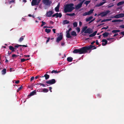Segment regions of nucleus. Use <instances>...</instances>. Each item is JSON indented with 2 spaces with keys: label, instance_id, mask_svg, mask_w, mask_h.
Listing matches in <instances>:
<instances>
[{
  "label": "nucleus",
  "instance_id": "obj_17",
  "mask_svg": "<svg viewBox=\"0 0 124 124\" xmlns=\"http://www.w3.org/2000/svg\"><path fill=\"white\" fill-rule=\"evenodd\" d=\"M97 32V31H95L92 34H90L89 35V37H93L96 34Z\"/></svg>",
  "mask_w": 124,
  "mask_h": 124
},
{
  "label": "nucleus",
  "instance_id": "obj_6",
  "mask_svg": "<svg viewBox=\"0 0 124 124\" xmlns=\"http://www.w3.org/2000/svg\"><path fill=\"white\" fill-rule=\"evenodd\" d=\"M54 12L52 11H50L46 12V16L47 17H50L54 13Z\"/></svg>",
  "mask_w": 124,
  "mask_h": 124
},
{
  "label": "nucleus",
  "instance_id": "obj_41",
  "mask_svg": "<svg viewBox=\"0 0 124 124\" xmlns=\"http://www.w3.org/2000/svg\"><path fill=\"white\" fill-rule=\"evenodd\" d=\"M36 85H42L43 87H44L45 86V85L44 84L42 83H37Z\"/></svg>",
  "mask_w": 124,
  "mask_h": 124
},
{
  "label": "nucleus",
  "instance_id": "obj_16",
  "mask_svg": "<svg viewBox=\"0 0 124 124\" xmlns=\"http://www.w3.org/2000/svg\"><path fill=\"white\" fill-rule=\"evenodd\" d=\"M56 18H57L58 17H59L60 18H61V17L62 16V15L61 13H60L59 14L58 13H56Z\"/></svg>",
  "mask_w": 124,
  "mask_h": 124
},
{
  "label": "nucleus",
  "instance_id": "obj_63",
  "mask_svg": "<svg viewBox=\"0 0 124 124\" xmlns=\"http://www.w3.org/2000/svg\"><path fill=\"white\" fill-rule=\"evenodd\" d=\"M56 16V13L55 14H54L52 16V17H54L55 16Z\"/></svg>",
  "mask_w": 124,
  "mask_h": 124
},
{
  "label": "nucleus",
  "instance_id": "obj_35",
  "mask_svg": "<svg viewBox=\"0 0 124 124\" xmlns=\"http://www.w3.org/2000/svg\"><path fill=\"white\" fill-rule=\"evenodd\" d=\"M60 71H59L58 72H57V70H53L52 71L51 73H58Z\"/></svg>",
  "mask_w": 124,
  "mask_h": 124
},
{
  "label": "nucleus",
  "instance_id": "obj_2",
  "mask_svg": "<svg viewBox=\"0 0 124 124\" xmlns=\"http://www.w3.org/2000/svg\"><path fill=\"white\" fill-rule=\"evenodd\" d=\"M93 47H94V46L90 45L88 46H86L82 47L80 48L81 54H85L87 53L88 50L92 48Z\"/></svg>",
  "mask_w": 124,
  "mask_h": 124
},
{
  "label": "nucleus",
  "instance_id": "obj_4",
  "mask_svg": "<svg viewBox=\"0 0 124 124\" xmlns=\"http://www.w3.org/2000/svg\"><path fill=\"white\" fill-rule=\"evenodd\" d=\"M124 17V13H121L117 15L113 16L111 17V18H115L118 19L119 18H122Z\"/></svg>",
  "mask_w": 124,
  "mask_h": 124
},
{
  "label": "nucleus",
  "instance_id": "obj_27",
  "mask_svg": "<svg viewBox=\"0 0 124 124\" xmlns=\"http://www.w3.org/2000/svg\"><path fill=\"white\" fill-rule=\"evenodd\" d=\"M124 4V1H122L120 2H118L117 4V5L118 6H119L120 5H123Z\"/></svg>",
  "mask_w": 124,
  "mask_h": 124
},
{
  "label": "nucleus",
  "instance_id": "obj_53",
  "mask_svg": "<svg viewBox=\"0 0 124 124\" xmlns=\"http://www.w3.org/2000/svg\"><path fill=\"white\" fill-rule=\"evenodd\" d=\"M34 78V77H32L31 78V81L33 80Z\"/></svg>",
  "mask_w": 124,
  "mask_h": 124
},
{
  "label": "nucleus",
  "instance_id": "obj_31",
  "mask_svg": "<svg viewBox=\"0 0 124 124\" xmlns=\"http://www.w3.org/2000/svg\"><path fill=\"white\" fill-rule=\"evenodd\" d=\"M2 74H4L6 73V69H4L1 71Z\"/></svg>",
  "mask_w": 124,
  "mask_h": 124
},
{
  "label": "nucleus",
  "instance_id": "obj_59",
  "mask_svg": "<svg viewBox=\"0 0 124 124\" xmlns=\"http://www.w3.org/2000/svg\"><path fill=\"white\" fill-rule=\"evenodd\" d=\"M14 1H15L14 0H12L10 1L9 2V3L10 4L11 3H12V2H14Z\"/></svg>",
  "mask_w": 124,
  "mask_h": 124
},
{
  "label": "nucleus",
  "instance_id": "obj_49",
  "mask_svg": "<svg viewBox=\"0 0 124 124\" xmlns=\"http://www.w3.org/2000/svg\"><path fill=\"white\" fill-rule=\"evenodd\" d=\"M95 19V18H94L93 19L91 20V21H90L89 23H90L93 22V21Z\"/></svg>",
  "mask_w": 124,
  "mask_h": 124
},
{
  "label": "nucleus",
  "instance_id": "obj_38",
  "mask_svg": "<svg viewBox=\"0 0 124 124\" xmlns=\"http://www.w3.org/2000/svg\"><path fill=\"white\" fill-rule=\"evenodd\" d=\"M41 23H42V24L41 25V26L42 27L45 25L46 24V23L45 22H44L43 21L41 22Z\"/></svg>",
  "mask_w": 124,
  "mask_h": 124
},
{
  "label": "nucleus",
  "instance_id": "obj_21",
  "mask_svg": "<svg viewBox=\"0 0 124 124\" xmlns=\"http://www.w3.org/2000/svg\"><path fill=\"white\" fill-rule=\"evenodd\" d=\"M45 77V79L47 80L49 78V76L47 74H45L44 76L42 77Z\"/></svg>",
  "mask_w": 124,
  "mask_h": 124
},
{
  "label": "nucleus",
  "instance_id": "obj_11",
  "mask_svg": "<svg viewBox=\"0 0 124 124\" xmlns=\"http://www.w3.org/2000/svg\"><path fill=\"white\" fill-rule=\"evenodd\" d=\"M63 35L60 34L57 38L56 39V42L58 43L62 39Z\"/></svg>",
  "mask_w": 124,
  "mask_h": 124
},
{
  "label": "nucleus",
  "instance_id": "obj_52",
  "mask_svg": "<svg viewBox=\"0 0 124 124\" xmlns=\"http://www.w3.org/2000/svg\"><path fill=\"white\" fill-rule=\"evenodd\" d=\"M113 39V38H108L107 39V40H110Z\"/></svg>",
  "mask_w": 124,
  "mask_h": 124
},
{
  "label": "nucleus",
  "instance_id": "obj_64",
  "mask_svg": "<svg viewBox=\"0 0 124 124\" xmlns=\"http://www.w3.org/2000/svg\"><path fill=\"white\" fill-rule=\"evenodd\" d=\"M65 43L64 42L62 43H61V45L62 46H63L64 45Z\"/></svg>",
  "mask_w": 124,
  "mask_h": 124
},
{
  "label": "nucleus",
  "instance_id": "obj_20",
  "mask_svg": "<svg viewBox=\"0 0 124 124\" xmlns=\"http://www.w3.org/2000/svg\"><path fill=\"white\" fill-rule=\"evenodd\" d=\"M9 49L10 50H11L12 52L15 51V48L12 46H9Z\"/></svg>",
  "mask_w": 124,
  "mask_h": 124
},
{
  "label": "nucleus",
  "instance_id": "obj_1",
  "mask_svg": "<svg viewBox=\"0 0 124 124\" xmlns=\"http://www.w3.org/2000/svg\"><path fill=\"white\" fill-rule=\"evenodd\" d=\"M73 3H70L66 4L64 7V11L65 13L70 12L72 11L75 8L74 7Z\"/></svg>",
  "mask_w": 124,
  "mask_h": 124
},
{
  "label": "nucleus",
  "instance_id": "obj_33",
  "mask_svg": "<svg viewBox=\"0 0 124 124\" xmlns=\"http://www.w3.org/2000/svg\"><path fill=\"white\" fill-rule=\"evenodd\" d=\"M51 31V29H45V31L47 33H49Z\"/></svg>",
  "mask_w": 124,
  "mask_h": 124
},
{
  "label": "nucleus",
  "instance_id": "obj_46",
  "mask_svg": "<svg viewBox=\"0 0 124 124\" xmlns=\"http://www.w3.org/2000/svg\"><path fill=\"white\" fill-rule=\"evenodd\" d=\"M76 29L78 32H79L80 31V29L79 28H77Z\"/></svg>",
  "mask_w": 124,
  "mask_h": 124
},
{
  "label": "nucleus",
  "instance_id": "obj_15",
  "mask_svg": "<svg viewBox=\"0 0 124 124\" xmlns=\"http://www.w3.org/2000/svg\"><path fill=\"white\" fill-rule=\"evenodd\" d=\"M60 6V3H59L57 5V7H56L55 8V10L56 12H58L59 11V8Z\"/></svg>",
  "mask_w": 124,
  "mask_h": 124
},
{
  "label": "nucleus",
  "instance_id": "obj_12",
  "mask_svg": "<svg viewBox=\"0 0 124 124\" xmlns=\"http://www.w3.org/2000/svg\"><path fill=\"white\" fill-rule=\"evenodd\" d=\"M107 2L106 1H104L102 2H101L100 3L97 4L96 5L95 7H100L103 4H104L105 3H106Z\"/></svg>",
  "mask_w": 124,
  "mask_h": 124
},
{
  "label": "nucleus",
  "instance_id": "obj_56",
  "mask_svg": "<svg viewBox=\"0 0 124 124\" xmlns=\"http://www.w3.org/2000/svg\"><path fill=\"white\" fill-rule=\"evenodd\" d=\"M97 96L99 97H101V95L100 94H98Z\"/></svg>",
  "mask_w": 124,
  "mask_h": 124
},
{
  "label": "nucleus",
  "instance_id": "obj_62",
  "mask_svg": "<svg viewBox=\"0 0 124 124\" xmlns=\"http://www.w3.org/2000/svg\"><path fill=\"white\" fill-rule=\"evenodd\" d=\"M95 41H93V42H92L91 43V44L92 45H93L95 43Z\"/></svg>",
  "mask_w": 124,
  "mask_h": 124
},
{
  "label": "nucleus",
  "instance_id": "obj_58",
  "mask_svg": "<svg viewBox=\"0 0 124 124\" xmlns=\"http://www.w3.org/2000/svg\"><path fill=\"white\" fill-rule=\"evenodd\" d=\"M120 34H121L124 36V31L120 33Z\"/></svg>",
  "mask_w": 124,
  "mask_h": 124
},
{
  "label": "nucleus",
  "instance_id": "obj_44",
  "mask_svg": "<svg viewBox=\"0 0 124 124\" xmlns=\"http://www.w3.org/2000/svg\"><path fill=\"white\" fill-rule=\"evenodd\" d=\"M87 15H88L87 12H85L83 14V16H86Z\"/></svg>",
  "mask_w": 124,
  "mask_h": 124
},
{
  "label": "nucleus",
  "instance_id": "obj_22",
  "mask_svg": "<svg viewBox=\"0 0 124 124\" xmlns=\"http://www.w3.org/2000/svg\"><path fill=\"white\" fill-rule=\"evenodd\" d=\"M109 35V33L107 32H105L102 34V36L103 37L105 38L107 37Z\"/></svg>",
  "mask_w": 124,
  "mask_h": 124
},
{
  "label": "nucleus",
  "instance_id": "obj_9",
  "mask_svg": "<svg viewBox=\"0 0 124 124\" xmlns=\"http://www.w3.org/2000/svg\"><path fill=\"white\" fill-rule=\"evenodd\" d=\"M42 2L44 4L47 5H50L52 3L49 0H43Z\"/></svg>",
  "mask_w": 124,
  "mask_h": 124
},
{
  "label": "nucleus",
  "instance_id": "obj_42",
  "mask_svg": "<svg viewBox=\"0 0 124 124\" xmlns=\"http://www.w3.org/2000/svg\"><path fill=\"white\" fill-rule=\"evenodd\" d=\"M87 26H85L82 29L85 31L87 29Z\"/></svg>",
  "mask_w": 124,
  "mask_h": 124
},
{
  "label": "nucleus",
  "instance_id": "obj_47",
  "mask_svg": "<svg viewBox=\"0 0 124 124\" xmlns=\"http://www.w3.org/2000/svg\"><path fill=\"white\" fill-rule=\"evenodd\" d=\"M40 1L41 0H38V1H37L36 5H38Z\"/></svg>",
  "mask_w": 124,
  "mask_h": 124
},
{
  "label": "nucleus",
  "instance_id": "obj_29",
  "mask_svg": "<svg viewBox=\"0 0 124 124\" xmlns=\"http://www.w3.org/2000/svg\"><path fill=\"white\" fill-rule=\"evenodd\" d=\"M94 10V9H91L90 11H88V15H90L93 12Z\"/></svg>",
  "mask_w": 124,
  "mask_h": 124
},
{
  "label": "nucleus",
  "instance_id": "obj_37",
  "mask_svg": "<svg viewBox=\"0 0 124 124\" xmlns=\"http://www.w3.org/2000/svg\"><path fill=\"white\" fill-rule=\"evenodd\" d=\"M43 91L44 92L47 93L48 91V90L46 88H45L43 90Z\"/></svg>",
  "mask_w": 124,
  "mask_h": 124
},
{
  "label": "nucleus",
  "instance_id": "obj_14",
  "mask_svg": "<svg viewBox=\"0 0 124 124\" xmlns=\"http://www.w3.org/2000/svg\"><path fill=\"white\" fill-rule=\"evenodd\" d=\"M23 46V47H28V46L27 45H18V44H17L16 45H15L14 46V47L15 48H18L19 46Z\"/></svg>",
  "mask_w": 124,
  "mask_h": 124
},
{
  "label": "nucleus",
  "instance_id": "obj_18",
  "mask_svg": "<svg viewBox=\"0 0 124 124\" xmlns=\"http://www.w3.org/2000/svg\"><path fill=\"white\" fill-rule=\"evenodd\" d=\"M123 20L120 19H115L112 21V22L113 23L116 22H122Z\"/></svg>",
  "mask_w": 124,
  "mask_h": 124
},
{
  "label": "nucleus",
  "instance_id": "obj_25",
  "mask_svg": "<svg viewBox=\"0 0 124 124\" xmlns=\"http://www.w3.org/2000/svg\"><path fill=\"white\" fill-rule=\"evenodd\" d=\"M93 18V17L92 16H90L88 18H87L86 19V22L89 21L91 19H92Z\"/></svg>",
  "mask_w": 124,
  "mask_h": 124
},
{
  "label": "nucleus",
  "instance_id": "obj_39",
  "mask_svg": "<svg viewBox=\"0 0 124 124\" xmlns=\"http://www.w3.org/2000/svg\"><path fill=\"white\" fill-rule=\"evenodd\" d=\"M102 42H104L105 43V44H107L108 43V41L106 39H103L102 40Z\"/></svg>",
  "mask_w": 124,
  "mask_h": 124
},
{
  "label": "nucleus",
  "instance_id": "obj_43",
  "mask_svg": "<svg viewBox=\"0 0 124 124\" xmlns=\"http://www.w3.org/2000/svg\"><path fill=\"white\" fill-rule=\"evenodd\" d=\"M114 6V5L110 4L108 6V8H111V7L113 6Z\"/></svg>",
  "mask_w": 124,
  "mask_h": 124
},
{
  "label": "nucleus",
  "instance_id": "obj_36",
  "mask_svg": "<svg viewBox=\"0 0 124 124\" xmlns=\"http://www.w3.org/2000/svg\"><path fill=\"white\" fill-rule=\"evenodd\" d=\"M23 88V87L22 86V85L20 87H19L17 90V92H18L19 91H20Z\"/></svg>",
  "mask_w": 124,
  "mask_h": 124
},
{
  "label": "nucleus",
  "instance_id": "obj_8",
  "mask_svg": "<svg viewBox=\"0 0 124 124\" xmlns=\"http://www.w3.org/2000/svg\"><path fill=\"white\" fill-rule=\"evenodd\" d=\"M93 31V30L91 28H88L84 31V33H88L90 34L92 33Z\"/></svg>",
  "mask_w": 124,
  "mask_h": 124
},
{
  "label": "nucleus",
  "instance_id": "obj_10",
  "mask_svg": "<svg viewBox=\"0 0 124 124\" xmlns=\"http://www.w3.org/2000/svg\"><path fill=\"white\" fill-rule=\"evenodd\" d=\"M73 52L75 54L78 53L79 54H81L80 49H74L73 51Z\"/></svg>",
  "mask_w": 124,
  "mask_h": 124
},
{
  "label": "nucleus",
  "instance_id": "obj_50",
  "mask_svg": "<svg viewBox=\"0 0 124 124\" xmlns=\"http://www.w3.org/2000/svg\"><path fill=\"white\" fill-rule=\"evenodd\" d=\"M18 55H16L15 54H13L12 55V57H16L18 56Z\"/></svg>",
  "mask_w": 124,
  "mask_h": 124
},
{
  "label": "nucleus",
  "instance_id": "obj_26",
  "mask_svg": "<svg viewBox=\"0 0 124 124\" xmlns=\"http://www.w3.org/2000/svg\"><path fill=\"white\" fill-rule=\"evenodd\" d=\"M69 23V21L67 20H65L63 21V24L64 25L66 24Z\"/></svg>",
  "mask_w": 124,
  "mask_h": 124
},
{
  "label": "nucleus",
  "instance_id": "obj_45",
  "mask_svg": "<svg viewBox=\"0 0 124 124\" xmlns=\"http://www.w3.org/2000/svg\"><path fill=\"white\" fill-rule=\"evenodd\" d=\"M25 61H26L25 59H21V62H23Z\"/></svg>",
  "mask_w": 124,
  "mask_h": 124
},
{
  "label": "nucleus",
  "instance_id": "obj_54",
  "mask_svg": "<svg viewBox=\"0 0 124 124\" xmlns=\"http://www.w3.org/2000/svg\"><path fill=\"white\" fill-rule=\"evenodd\" d=\"M120 27L123 28H124V25H122L120 26Z\"/></svg>",
  "mask_w": 124,
  "mask_h": 124
},
{
  "label": "nucleus",
  "instance_id": "obj_23",
  "mask_svg": "<svg viewBox=\"0 0 124 124\" xmlns=\"http://www.w3.org/2000/svg\"><path fill=\"white\" fill-rule=\"evenodd\" d=\"M67 61L69 62H71L73 60V58L71 57H69L67 58Z\"/></svg>",
  "mask_w": 124,
  "mask_h": 124
},
{
  "label": "nucleus",
  "instance_id": "obj_40",
  "mask_svg": "<svg viewBox=\"0 0 124 124\" xmlns=\"http://www.w3.org/2000/svg\"><path fill=\"white\" fill-rule=\"evenodd\" d=\"M73 26L74 27H76L77 26V23L76 22H75L73 23Z\"/></svg>",
  "mask_w": 124,
  "mask_h": 124
},
{
  "label": "nucleus",
  "instance_id": "obj_24",
  "mask_svg": "<svg viewBox=\"0 0 124 124\" xmlns=\"http://www.w3.org/2000/svg\"><path fill=\"white\" fill-rule=\"evenodd\" d=\"M71 35L72 36H76L77 35L76 32L74 31H73L71 32Z\"/></svg>",
  "mask_w": 124,
  "mask_h": 124
},
{
  "label": "nucleus",
  "instance_id": "obj_3",
  "mask_svg": "<svg viewBox=\"0 0 124 124\" xmlns=\"http://www.w3.org/2000/svg\"><path fill=\"white\" fill-rule=\"evenodd\" d=\"M110 11L109 10H107L105 12H103L101 13L98 15V16H101V17H103L107 15L108 14L110 13Z\"/></svg>",
  "mask_w": 124,
  "mask_h": 124
},
{
  "label": "nucleus",
  "instance_id": "obj_5",
  "mask_svg": "<svg viewBox=\"0 0 124 124\" xmlns=\"http://www.w3.org/2000/svg\"><path fill=\"white\" fill-rule=\"evenodd\" d=\"M56 82L55 80L54 79H52L46 81V83L47 84L51 85L55 84Z\"/></svg>",
  "mask_w": 124,
  "mask_h": 124
},
{
  "label": "nucleus",
  "instance_id": "obj_48",
  "mask_svg": "<svg viewBox=\"0 0 124 124\" xmlns=\"http://www.w3.org/2000/svg\"><path fill=\"white\" fill-rule=\"evenodd\" d=\"M108 26H107L106 27H103L101 29V30L103 29H108Z\"/></svg>",
  "mask_w": 124,
  "mask_h": 124
},
{
  "label": "nucleus",
  "instance_id": "obj_19",
  "mask_svg": "<svg viewBox=\"0 0 124 124\" xmlns=\"http://www.w3.org/2000/svg\"><path fill=\"white\" fill-rule=\"evenodd\" d=\"M36 92L35 90H34V91H32V92H31L28 95V96H31L33 95H34L35 94H36Z\"/></svg>",
  "mask_w": 124,
  "mask_h": 124
},
{
  "label": "nucleus",
  "instance_id": "obj_61",
  "mask_svg": "<svg viewBox=\"0 0 124 124\" xmlns=\"http://www.w3.org/2000/svg\"><path fill=\"white\" fill-rule=\"evenodd\" d=\"M118 33H116L113 36V37H115L117 36L118 35Z\"/></svg>",
  "mask_w": 124,
  "mask_h": 124
},
{
  "label": "nucleus",
  "instance_id": "obj_51",
  "mask_svg": "<svg viewBox=\"0 0 124 124\" xmlns=\"http://www.w3.org/2000/svg\"><path fill=\"white\" fill-rule=\"evenodd\" d=\"M105 22H106V21H110L111 20V19H105Z\"/></svg>",
  "mask_w": 124,
  "mask_h": 124
},
{
  "label": "nucleus",
  "instance_id": "obj_60",
  "mask_svg": "<svg viewBox=\"0 0 124 124\" xmlns=\"http://www.w3.org/2000/svg\"><path fill=\"white\" fill-rule=\"evenodd\" d=\"M19 82V80H18L17 81H16L15 82V83H16V84H18Z\"/></svg>",
  "mask_w": 124,
  "mask_h": 124
},
{
  "label": "nucleus",
  "instance_id": "obj_57",
  "mask_svg": "<svg viewBox=\"0 0 124 124\" xmlns=\"http://www.w3.org/2000/svg\"><path fill=\"white\" fill-rule=\"evenodd\" d=\"M49 88L50 92H52V91L51 90L52 89V87H49Z\"/></svg>",
  "mask_w": 124,
  "mask_h": 124
},
{
  "label": "nucleus",
  "instance_id": "obj_34",
  "mask_svg": "<svg viewBox=\"0 0 124 124\" xmlns=\"http://www.w3.org/2000/svg\"><path fill=\"white\" fill-rule=\"evenodd\" d=\"M75 15V14L74 13H73L72 14H66V15L71 16H74Z\"/></svg>",
  "mask_w": 124,
  "mask_h": 124
},
{
  "label": "nucleus",
  "instance_id": "obj_28",
  "mask_svg": "<svg viewBox=\"0 0 124 124\" xmlns=\"http://www.w3.org/2000/svg\"><path fill=\"white\" fill-rule=\"evenodd\" d=\"M120 30H113L112 31V33H116L117 32H120Z\"/></svg>",
  "mask_w": 124,
  "mask_h": 124
},
{
  "label": "nucleus",
  "instance_id": "obj_30",
  "mask_svg": "<svg viewBox=\"0 0 124 124\" xmlns=\"http://www.w3.org/2000/svg\"><path fill=\"white\" fill-rule=\"evenodd\" d=\"M25 35H24L23 36H22L19 39V41L20 42H21L24 39V38L23 37H25Z\"/></svg>",
  "mask_w": 124,
  "mask_h": 124
},
{
  "label": "nucleus",
  "instance_id": "obj_55",
  "mask_svg": "<svg viewBox=\"0 0 124 124\" xmlns=\"http://www.w3.org/2000/svg\"><path fill=\"white\" fill-rule=\"evenodd\" d=\"M96 43L97 45H98L99 44L98 40H96Z\"/></svg>",
  "mask_w": 124,
  "mask_h": 124
},
{
  "label": "nucleus",
  "instance_id": "obj_7",
  "mask_svg": "<svg viewBox=\"0 0 124 124\" xmlns=\"http://www.w3.org/2000/svg\"><path fill=\"white\" fill-rule=\"evenodd\" d=\"M71 28H70L69 29L68 31H66V33H67L66 37L67 38H71L72 37L70 33V32L71 31Z\"/></svg>",
  "mask_w": 124,
  "mask_h": 124
},
{
  "label": "nucleus",
  "instance_id": "obj_13",
  "mask_svg": "<svg viewBox=\"0 0 124 124\" xmlns=\"http://www.w3.org/2000/svg\"><path fill=\"white\" fill-rule=\"evenodd\" d=\"M37 0H32L31 3V5L32 6H34L36 5Z\"/></svg>",
  "mask_w": 124,
  "mask_h": 124
},
{
  "label": "nucleus",
  "instance_id": "obj_32",
  "mask_svg": "<svg viewBox=\"0 0 124 124\" xmlns=\"http://www.w3.org/2000/svg\"><path fill=\"white\" fill-rule=\"evenodd\" d=\"M91 2L90 0H87L85 1L84 3V4H86L87 5L89 4Z\"/></svg>",
  "mask_w": 124,
  "mask_h": 124
}]
</instances>
